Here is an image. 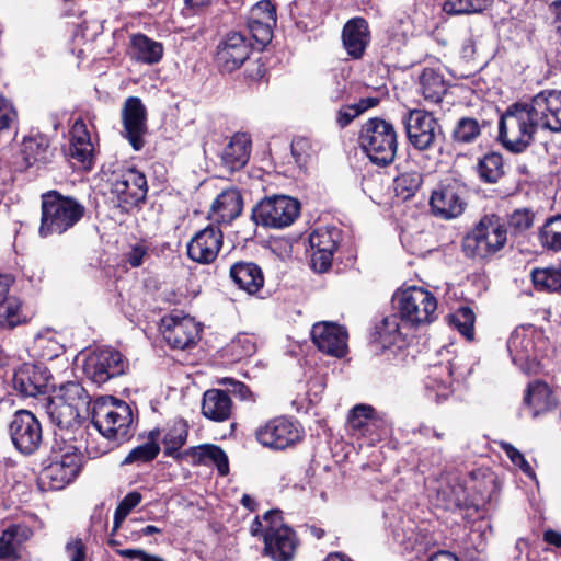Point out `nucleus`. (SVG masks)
<instances>
[{
    "label": "nucleus",
    "instance_id": "51",
    "mask_svg": "<svg viewBox=\"0 0 561 561\" xmlns=\"http://www.w3.org/2000/svg\"><path fill=\"white\" fill-rule=\"evenodd\" d=\"M376 334L383 345H391L397 342L400 335V323L396 314L385 317L376 327Z\"/></svg>",
    "mask_w": 561,
    "mask_h": 561
},
{
    "label": "nucleus",
    "instance_id": "12",
    "mask_svg": "<svg viewBox=\"0 0 561 561\" xmlns=\"http://www.w3.org/2000/svg\"><path fill=\"white\" fill-rule=\"evenodd\" d=\"M126 369L123 355L114 348H99L88 355L83 371L88 379L101 386L112 378L122 376Z\"/></svg>",
    "mask_w": 561,
    "mask_h": 561
},
{
    "label": "nucleus",
    "instance_id": "64",
    "mask_svg": "<svg viewBox=\"0 0 561 561\" xmlns=\"http://www.w3.org/2000/svg\"><path fill=\"white\" fill-rule=\"evenodd\" d=\"M66 552L68 553L70 561H85L87 551L85 546L81 539H75L66 545Z\"/></svg>",
    "mask_w": 561,
    "mask_h": 561
},
{
    "label": "nucleus",
    "instance_id": "57",
    "mask_svg": "<svg viewBox=\"0 0 561 561\" xmlns=\"http://www.w3.org/2000/svg\"><path fill=\"white\" fill-rule=\"evenodd\" d=\"M502 450L506 454V456L510 458V460L518 467L528 477L534 478L535 472L529 465V462L525 459L524 455L516 449L512 444L502 442L501 443Z\"/></svg>",
    "mask_w": 561,
    "mask_h": 561
},
{
    "label": "nucleus",
    "instance_id": "11",
    "mask_svg": "<svg viewBox=\"0 0 561 561\" xmlns=\"http://www.w3.org/2000/svg\"><path fill=\"white\" fill-rule=\"evenodd\" d=\"M403 122L409 142L419 151L432 149L443 136L442 126L430 112L411 110Z\"/></svg>",
    "mask_w": 561,
    "mask_h": 561
},
{
    "label": "nucleus",
    "instance_id": "28",
    "mask_svg": "<svg viewBox=\"0 0 561 561\" xmlns=\"http://www.w3.org/2000/svg\"><path fill=\"white\" fill-rule=\"evenodd\" d=\"M242 196L236 188L222 191L210 207L211 216L220 222L229 224L242 211Z\"/></svg>",
    "mask_w": 561,
    "mask_h": 561
},
{
    "label": "nucleus",
    "instance_id": "23",
    "mask_svg": "<svg viewBox=\"0 0 561 561\" xmlns=\"http://www.w3.org/2000/svg\"><path fill=\"white\" fill-rule=\"evenodd\" d=\"M49 373L41 365L23 364L13 376V388L22 397H37L47 391Z\"/></svg>",
    "mask_w": 561,
    "mask_h": 561
},
{
    "label": "nucleus",
    "instance_id": "53",
    "mask_svg": "<svg viewBox=\"0 0 561 561\" xmlns=\"http://www.w3.org/2000/svg\"><path fill=\"white\" fill-rule=\"evenodd\" d=\"M141 500L142 495L137 491L129 492L124 496L114 513L113 533L121 526L122 522L141 502Z\"/></svg>",
    "mask_w": 561,
    "mask_h": 561
},
{
    "label": "nucleus",
    "instance_id": "35",
    "mask_svg": "<svg viewBox=\"0 0 561 561\" xmlns=\"http://www.w3.org/2000/svg\"><path fill=\"white\" fill-rule=\"evenodd\" d=\"M131 51L138 61L153 65L162 58L163 46L144 34H136L131 37Z\"/></svg>",
    "mask_w": 561,
    "mask_h": 561
},
{
    "label": "nucleus",
    "instance_id": "41",
    "mask_svg": "<svg viewBox=\"0 0 561 561\" xmlns=\"http://www.w3.org/2000/svg\"><path fill=\"white\" fill-rule=\"evenodd\" d=\"M465 489L460 484L445 483L437 489V505L447 511L459 508L465 503Z\"/></svg>",
    "mask_w": 561,
    "mask_h": 561
},
{
    "label": "nucleus",
    "instance_id": "21",
    "mask_svg": "<svg viewBox=\"0 0 561 561\" xmlns=\"http://www.w3.org/2000/svg\"><path fill=\"white\" fill-rule=\"evenodd\" d=\"M222 247V232L215 226H208L195 233L187 244L190 259L208 264L217 257Z\"/></svg>",
    "mask_w": 561,
    "mask_h": 561
},
{
    "label": "nucleus",
    "instance_id": "39",
    "mask_svg": "<svg viewBox=\"0 0 561 561\" xmlns=\"http://www.w3.org/2000/svg\"><path fill=\"white\" fill-rule=\"evenodd\" d=\"M480 135L481 125L478 119L463 116L456 122L450 139L455 146H463L474 142Z\"/></svg>",
    "mask_w": 561,
    "mask_h": 561
},
{
    "label": "nucleus",
    "instance_id": "15",
    "mask_svg": "<svg viewBox=\"0 0 561 561\" xmlns=\"http://www.w3.org/2000/svg\"><path fill=\"white\" fill-rule=\"evenodd\" d=\"M465 195V186L456 181L440 185L431 195L430 205L432 213L443 219L460 216L467 205Z\"/></svg>",
    "mask_w": 561,
    "mask_h": 561
},
{
    "label": "nucleus",
    "instance_id": "10",
    "mask_svg": "<svg viewBox=\"0 0 561 561\" xmlns=\"http://www.w3.org/2000/svg\"><path fill=\"white\" fill-rule=\"evenodd\" d=\"M7 432L14 448L23 455L34 454L43 440L42 424L28 410L15 411L7 423Z\"/></svg>",
    "mask_w": 561,
    "mask_h": 561
},
{
    "label": "nucleus",
    "instance_id": "27",
    "mask_svg": "<svg viewBox=\"0 0 561 561\" xmlns=\"http://www.w3.org/2000/svg\"><path fill=\"white\" fill-rule=\"evenodd\" d=\"M463 371H458L455 359L447 365L434 366L426 380V388L436 393L437 399H446L453 392V381L463 377Z\"/></svg>",
    "mask_w": 561,
    "mask_h": 561
},
{
    "label": "nucleus",
    "instance_id": "63",
    "mask_svg": "<svg viewBox=\"0 0 561 561\" xmlns=\"http://www.w3.org/2000/svg\"><path fill=\"white\" fill-rule=\"evenodd\" d=\"M386 433L387 422L385 417L374 410L371 420L369 421V434H367L366 437H369L371 440H374L375 438H378Z\"/></svg>",
    "mask_w": 561,
    "mask_h": 561
},
{
    "label": "nucleus",
    "instance_id": "62",
    "mask_svg": "<svg viewBox=\"0 0 561 561\" xmlns=\"http://www.w3.org/2000/svg\"><path fill=\"white\" fill-rule=\"evenodd\" d=\"M539 240L541 244L551 250H560L561 249V233L560 231H556L551 228H548L543 225L539 232Z\"/></svg>",
    "mask_w": 561,
    "mask_h": 561
},
{
    "label": "nucleus",
    "instance_id": "59",
    "mask_svg": "<svg viewBox=\"0 0 561 561\" xmlns=\"http://www.w3.org/2000/svg\"><path fill=\"white\" fill-rule=\"evenodd\" d=\"M312 251L313 252L311 255V267L318 273L327 272L332 265V260H333V255H334L335 251H330V250H327V251L312 250Z\"/></svg>",
    "mask_w": 561,
    "mask_h": 561
},
{
    "label": "nucleus",
    "instance_id": "56",
    "mask_svg": "<svg viewBox=\"0 0 561 561\" xmlns=\"http://www.w3.org/2000/svg\"><path fill=\"white\" fill-rule=\"evenodd\" d=\"M20 528H8L0 536V559H7L16 556V537Z\"/></svg>",
    "mask_w": 561,
    "mask_h": 561
},
{
    "label": "nucleus",
    "instance_id": "4",
    "mask_svg": "<svg viewBox=\"0 0 561 561\" xmlns=\"http://www.w3.org/2000/svg\"><path fill=\"white\" fill-rule=\"evenodd\" d=\"M507 241L505 222L494 214L483 216L462 240V251L470 259H489Z\"/></svg>",
    "mask_w": 561,
    "mask_h": 561
},
{
    "label": "nucleus",
    "instance_id": "38",
    "mask_svg": "<svg viewBox=\"0 0 561 561\" xmlns=\"http://www.w3.org/2000/svg\"><path fill=\"white\" fill-rule=\"evenodd\" d=\"M160 436L158 428L152 430L148 434V442L135 447L123 460V465L146 463L152 461L160 453V446L157 443Z\"/></svg>",
    "mask_w": 561,
    "mask_h": 561
},
{
    "label": "nucleus",
    "instance_id": "31",
    "mask_svg": "<svg viewBox=\"0 0 561 561\" xmlns=\"http://www.w3.org/2000/svg\"><path fill=\"white\" fill-rule=\"evenodd\" d=\"M194 465L213 463L217 467L220 476H227L229 472V461L221 447L214 444H203L186 449Z\"/></svg>",
    "mask_w": 561,
    "mask_h": 561
},
{
    "label": "nucleus",
    "instance_id": "6",
    "mask_svg": "<svg viewBox=\"0 0 561 561\" xmlns=\"http://www.w3.org/2000/svg\"><path fill=\"white\" fill-rule=\"evenodd\" d=\"M397 308L403 325L420 327L437 318L436 297L422 287L412 286L396 295Z\"/></svg>",
    "mask_w": 561,
    "mask_h": 561
},
{
    "label": "nucleus",
    "instance_id": "18",
    "mask_svg": "<svg viewBox=\"0 0 561 561\" xmlns=\"http://www.w3.org/2000/svg\"><path fill=\"white\" fill-rule=\"evenodd\" d=\"M251 50V44L243 34L229 33L217 46L216 62L221 71L232 72L249 59Z\"/></svg>",
    "mask_w": 561,
    "mask_h": 561
},
{
    "label": "nucleus",
    "instance_id": "2",
    "mask_svg": "<svg viewBox=\"0 0 561 561\" xmlns=\"http://www.w3.org/2000/svg\"><path fill=\"white\" fill-rule=\"evenodd\" d=\"M50 461L42 471V479L50 489L61 490L76 480L81 471L83 456L80 449L62 434L55 433Z\"/></svg>",
    "mask_w": 561,
    "mask_h": 561
},
{
    "label": "nucleus",
    "instance_id": "46",
    "mask_svg": "<svg viewBox=\"0 0 561 561\" xmlns=\"http://www.w3.org/2000/svg\"><path fill=\"white\" fill-rule=\"evenodd\" d=\"M493 0H447L444 11L448 14H473L485 10Z\"/></svg>",
    "mask_w": 561,
    "mask_h": 561
},
{
    "label": "nucleus",
    "instance_id": "1",
    "mask_svg": "<svg viewBox=\"0 0 561 561\" xmlns=\"http://www.w3.org/2000/svg\"><path fill=\"white\" fill-rule=\"evenodd\" d=\"M87 215L85 206L71 195L50 190L41 195V238L59 237L72 230Z\"/></svg>",
    "mask_w": 561,
    "mask_h": 561
},
{
    "label": "nucleus",
    "instance_id": "49",
    "mask_svg": "<svg viewBox=\"0 0 561 561\" xmlns=\"http://www.w3.org/2000/svg\"><path fill=\"white\" fill-rule=\"evenodd\" d=\"M476 316L471 308L460 307L450 316V322L468 340L473 339Z\"/></svg>",
    "mask_w": 561,
    "mask_h": 561
},
{
    "label": "nucleus",
    "instance_id": "30",
    "mask_svg": "<svg viewBox=\"0 0 561 561\" xmlns=\"http://www.w3.org/2000/svg\"><path fill=\"white\" fill-rule=\"evenodd\" d=\"M232 401L227 391L209 389L204 393L202 413L205 417L224 422L231 415Z\"/></svg>",
    "mask_w": 561,
    "mask_h": 561
},
{
    "label": "nucleus",
    "instance_id": "55",
    "mask_svg": "<svg viewBox=\"0 0 561 561\" xmlns=\"http://www.w3.org/2000/svg\"><path fill=\"white\" fill-rule=\"evenodd\" d=\"M249 20H257L276 24V8L270 0H262L254 4L250 12Z\"/></svg>",
    "mask_w": 561,
    "mask_h": 561
},
{
    "label": "nucleus",
    "instance_id": "58",
    "mask_svg": "<svg viewBox=\"0 0 561 561\" xmlns=\"http://www.w3.org/2000/svg\"><path fill=\"white\" fill-rule=\"evenodd\" d=\"M291 154L295 158L296 163L299 165L306 164L310 157V142L307 138L298 137L291 141Z\"/></svg>",
    "mask_w": 561,
    "mask_h": 561
},
{
    "label": "nucleus",
    "instance_id": "54",
    "mask_svg": "<svg viewBox=\"0 0 561 561\" xmlns=\"http://www.w3.org/2000/svg\"><path fill=\"white\" fill-rule=\"evenodd\" d=\"M276 24L257 20H249L248 28L253 39L261 46L268 44L273 36V27Z\"/></svg>",
    "mask_w": 561,
    "mask_h": 561
},
{
    "label": "nucleus",
    "instance_id": "17",
    "mask_svg": "<svg viewBox=\"0 0 561 561\" xmlns=\"http://www.w3.org/2000/svg\"><path fill=\"white\" fill-rule=\"evenodd\" d=\"M539 128L561 131V91H543L528 103Z\"/></svg>",
    "mask_w": 561,
    "mask_h": 561
},
{
    "label": "nucleus",
    "instance_id": "48",
    "mask_svg": "<svg viewBox=\"0 0 561 561\" xmlns=\"http://www.w3.org/2000/svg\"><path fill=\"white\" fill-rule=\"evenodd\" d=\"M422 181V174L417 171L401 173L394 181L397 194L404 199L414 196L421 187Z\"/></svg>",
    "mask_w": 561,
    "mask_h": 561
},
{
    "label": "nucleus",
    "instance_id": "26",
    "mask_svg": "<svg viewBox=\"0 0 561 561\" xmlns=\"http://www.w3.org/2000/svg\"><path fill=\"white\" fill-rule=\"evenodd\" d=\"M251 137L245 133H236L222 149L221 163L229 171L242 169L251 154Z\"/></svg>",
    "mask_w": 561,
    "mask_h": 561
},
{
    "label": "nucleus",
    "instance_id": "20",
    "mask_svg": "<svg viewBox=\"0 0 561 561\" xmlns=\"http://www.w3.org/2000/svg\"><path fill=\"white\" fill-rule=\"evenodd\" d=\"M161 332L164 341L172 348L185 350L196 343L199 328L190 317L170 314L162 319Z\"/></svg>",
    "mask_w": 561,
    "mask_h": 561
},
{
    "label": "nucleus",
    "instance_id": "61",
    "mask_svg": "<svg viewBox=\"0 0 561 561\" xmlns=\"http://www.w3.org/2000/svg\"><path fill=\"white\" fill-rule=\"evenodd\" d=\"M148 256V247L142 243H136L127 253H125V261L131 267H139L144 264L145 259Z\"/></svg>",
    "mask_w": 561,
    "mask_h": 561
},
{
    "label": "nucleus",
    "instance_id": "13",
    "mask_svg": "<svg viewBox=\"0 0 561 561\" xmlns=\"http://www.w3.org/2000/svg\"><path fill=\"white\" fill-rule=\"evenodd\" d=\"M257 442L272 449H285L301 439V430L290 419L279 416L270 420L255 431Z\"/></svg>",
    "mask_w": 561,
    "mask_h": 561
},
{
    "label": "nucleus",
    "instance_id": "34",
    "mask_svg": "<svg viewBox=\"0 0 561 561\" xmlns=\"http://www.w3.org/2000/svg\"><path fill=\"white\" fill-rule=\"evenodd\" d=\"M448 89L444 76L433 69L425 68L420 76V91L425 101L432 104L442 102Z\"/></svg>",
    "mask_w": 561,
    "mask_h": 561
},
{
    "label": "nucleus",
    "instance_id": "45",
    "mask_svg": "<svg viewBox=\"0 0 561 561\" xmlns=\"http://www.w3.org/2000/svg\"><path fill=\"white\" fill-rule=\"evenodd\" d=\"M531 279L538 290L561 291V270L559 268L534 270Z\"/></svg>",
    "mask_w": 561,
    "mask_h": 561
},
{
    "label": "nucleus",
    "instance_id": "16",
    "mask_svg": "<svg viewBox=\"0 0 561 561\" xmlns=\"http://www.w3.org/2000/svg\"><path fill=\"white\" fill-rule=\"evenodd\" d=\"M122 123L124 137L134 150H141L145 145L144 136L147 133V110L139 98L129 96L125 100Z\"/></svg>",
    "mask_w": 561,
    "mask_h": 561
},
{
    "label": "nucleus",
    "instance_id": "19",
    "mask_svg": "<svg viewBox=\"0 0 561 561\" xmlns=\"http://www.w3.org/2000/svg\"><path fill=\"white\" fill-rule=\"evenodd\" d=\"M311 337L318 350L324 354L341 358L347 353V331L335 322L323 321L313 324Z\"/></svg>",
    "mask_w": 561,
    "mask_h": 561
},
{
    "label": "nucleus",
    "instance_id": "14",
    "mask_svg": "<svg viewBox=\"0 0 561 561\" xmlns=\"http://www.w3.org/2000/svg\"><path fill=\"white\" fill-rule=\"evenodd\" d=\"M111 192L119 204L136 206L146 199L148 185L144 173L134 168H127L111 180Z\"/></svg>",
    "mask_w": 561,
    "mask_h": 561
},
{
    "label": "nucleus",
    "instance_id": "25",
    "mask_svg": "<svg viewBox=\"0 0 561 561\" xmlns=\"http://www.w3.org/2000/svg\"><path fill=\"white\" fill-rule=\"evenodd\" d=\"M21 153L27 167H42L53 161L55 149L45 135L37 133L23 138Z\"/></svg>",
    "mask_w": 561,
    "mask_h": 561
},
{
    "label": "nucleus",
    "instance_id": "37",
    "mask_svg": "<svg viewBox=\"0 0 561 561\" xmlns=\"http://www.w3.org/2000/svg\"><path fill=\"white\" fill-rule=\"evenodd\" d=\"M507 350L513 362L529 360L534 356L535 344L525 329L515 330L507 341Z\"/></svg>",
    "mask_w": 561,
    "mask_h": 561
},
{
    "label": "nucleus",
    "instance_id": "60",
    "mask_svg": "<svg viewBox=\"0 0 561 561\" xmlns=\"http://www.w3.org/2000/svg\"><path fill=\"white\" fill-rule=\"evenodd\" d=\"M70 156L82 164L90 165L93 158L92 142H79L70 145Z\"/></svg>",
    "mask_w": 561,
    "mask_h": 561
},
{
    "label": "nucleus",
    "instance_id": "40",
    "mask_svg": "<svg viewBox=\"0 0 561 561\" xmlns=\"http://www.w3.org/2000/svg\"><path fill=\"white\" fill-rule=\"evenodd\" d=\"M374 408L368 404L355 405L347 415V431L353 436L366 437L369 434V421L374 412Z\"/></svg>",
    "mask_w": 561,
    "mask_h": 561
},
{
    "label": "nucleus",
    "instance_id": "36",
    "mask_svg": "<svg viewBox=\"0 0 561 561\" xmlns=\"http://www.w3.org/2000/svg\"><path fill=\"white\" fill-rule=\"evenodd\" d=\"M476 170L483 183H497L505 175L502 154L495 151L485 153L478 160Z\"/></svg>",
    "mask_w": 561,
    "mask_h": 561
},
{
    "label": "nucleus",
    "instance_id": "42",
    "mask_svg": "<svg viewBox=\"0 0 561 561\" xmlns=\"http://www.w3.org/2000/svg\"><path fill=\"white\" fill-rule=\"evenodd\" d=\"M27 322V318L21 311V301L10 298L0 306V328L3 330H12L18 325Z\"/></svg>",
    "mask_w": 561,
    "mask_h": 561
},
{
    "label": "nucleus",
    "instance_id": "3",
    "mask_svg": "<svg viewBox=\"0 0 561 561\" xmlns=\"http://www.w3.org/2000/svg\"><path fill=\"white\" fill-rule=\"evenodd\" d=\"M359 146L376 165L391 164L398 151V135L394 126L386 119L374 117L365 122L359 131Z\"/></svg>",
    "mask_w": 561,
    "mask_h": 561
},
{
    "label": "nucleus",
    "instance_id": "29",
    "mask_svg": "<svg viewBox=\"0 0 561 561\" xmlns=\"http://www.w3.org/2000/svg\"><path fill=\"white\" fill-rule=\"evenodd\" d=\"M230 277L240 289L249 294L257 293L264 285L261 267L253 262H237L230 267Z\"/></svg>",
    "mask_w": 561,
    "mask_h": 561
},
{
    "label": "nucleus",
    "instance_id": "9",
    "mask_svg": "<svg viewBox=\"0 0 561 561\" xmlns=\"http://www.w3.org/2000/svg\"><path fill=\"white\" fill-rule=\"evenodd\" d=\"M300 214V203L287 195H272L261 199L252 209L256 225L282 229L290 226Z\"/></svg>",
    "mask_w": 561,
    "mask_h": 561
},
{
    "label": "nucleus",
    "instance_id": "50",
    "mask_svg": "<svg viewBox=\"0 0 561 561\" xmlns=\"http://www.w3.org/2000/svg\"><path fill=\"white\" fill-rule=\"evenodd\" d=\"M534 217L530 208H517L507 216V227L513 234H522L531 228Z\"/></svg>",
    "mask_w": 561,
    "mask_h": 561
},
{
    "label": "nucleus",
    "instance_id": "43",
    "mask_svg": "<svg viewBox=\"0 0 561 561\" xmlns=\"http://www.w3.org/2000/svg\"><path fill=\"white\" fill-rule=\"evenodd\" d=\"M54 398L65 401V403H71L77 409L87 407L90 402V397L85 389L76 381H69L59 387L58 394Z\"/></svg>",
    "mask_w": 561,
    "mask_h": 561
},
{
    "label": "nucleus",
    "instance_id": "5",
    "mask_svg": "<svg viewBox=\"0 0 561 561\" xmlns=\"http://www.w3.org/2000/svg\"><path fill=\"white\" fill-rule=\"evenodd\" d=\"M538 125L528 103H514L507 107L499 123V140L515 153H520L534 140Z\"/></svg>",
    "mask_w": 561,
    "mask_h": 561
},
{
    "label": "nucleus",
    "instance_id": "7",
    "mask_svg": "<svg viewBox=\"0 0 561 561\" xmlns=\"http://www.w3.org/2000/svg\"><path fill=\"white\" fill-rule=\"evenodd\" d=\"M92 423L108 439L124 442L133 436L134 416L131 408L121 400L99 404L94 409Z\"/></svg>",
    "mask_w": 561,
    "mask_h": 561
},
{
    "label": "nucleus",
    "instance_id": "33",
    "mask_svg": "<svg viewBox=\"0 0 561 561\" xmlns=\"http://www.w3.org/2000/svg\"><path fill=\"white\" fill-rule=\"evenodd\" d=\"M524 404L533 417L554 407V399L549 386L545 382L530 383L524 397Z\"/></svg>",
    "mask_w": 561,
    "mask_h": 561
},
{
    "label": "nucleus",
    "instance_id": "8",
    "mask_svg": "<svg viewBox=\"0 0 561 561\" xmlns=\"http://www.w3.org/2000/svg\"><path fill=\"white\" fill-rule=\"evenodd\" d=\"M266 528L263 535L264 554L274 561H290L297 548L295 531L283 523L279 510H270L263 514Z\"/></svg>",
    "mask_w": 561,
    "mask_h": 561
},
{
    "label": "nucleus",
    "instance_id": "32",
    "mask_svg": "<svg viewBox=\"0 0 561 561\" xmlns=\"http://www.w3.org/2000/svg\"><path fill=\"white\" fill-rule=\"evenodd\" d=\"M188 436V425L185 421H175L163 436V453L167 457H172L176 461L187 459L190 454L186 450L180 451L185 445Z\"/></svg>",
    "mask_w": 561,
    "mask_h": 561
},
{
    "label": "nucleus",
    "instance_id": "47",
    "mask_svg": "<svg viewBox=\"0 0 561 561\" xmlns=\"http://www.w3.org/2000/svg\"><path fill=\"white\" fill-rule=\"evenodd\" d=\"M16 112L10 101L0 96V144L8 142L14 135Z\"/></svg>",
    "mask_w": 561,
    "mask_h": 561
},
{
    "label": "nucleus",
    "instance_id": "44",
    "mask_svg": "<svg viewBox=\"0 0 561 561\" xmlns=\"http://www.w3.org/2000/svg\"><path fill=\"white\" fill-rule=\"evenodd\" d=\"M340 239L341 232L337 228H320L310 234L309 243L312 250L336 251Z\"/></svg>",
    "mask_w": 561,
    "mask_h": 561
},
{
    "label": "nucleus",
    "instance_id": "22",
    "mask_svg": "<svg viewBox=\"0 0 561 561\" xmlns=\"http://www.w3.org/2000/svg\"><path fill=\"white\" fill-rule=\"evenodd\" d=\"M45 409L50 422L57 427L54 434L58 432L68 442H72L76 431L81 427L80 410L56 398H49Z\"/></svg>",
    "mask_w": 561,
    "mask_h": 561
},
{
    "label": "nucleus",
    "instance_id": "52",
    "mask_svg": "<svg viewBox=\"0 0 561 561\" xmlns=\"http://www.w3.org/2000/svg\"><path fill=\"white\" fill-rule=\"evenodd\" d=\"M228 351L232 356L233 360H241L250 357L256 351L253 339L248 334L237 335L228 346Z\"/></svg>",
    "mask_w": 561,
    "mask_h": 561
},
{
    "label": "nucleus",
    "instance_id": "24",
    "mask_svg": "<svg viewBox=\"0 0 561 561\" xmlns=\"http://www.w3.org/2000/svg\"><path fill=\"white\" fill-rule=\"evenodd\" d=\"M342 44L352 59H360L370 42V32L364 18L348 20L342 30Z\"/></svg>",
    "mask_w": 561,
    "mask_h": 561
}]
</instances>
